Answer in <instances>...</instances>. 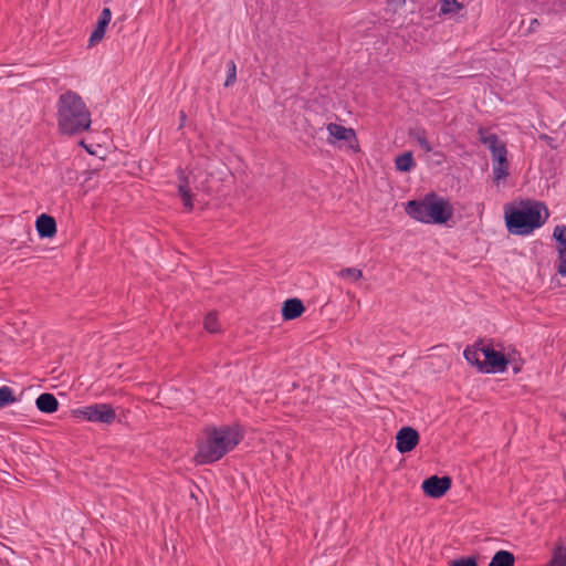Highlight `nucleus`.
I'll return each instance as SVG.
<instances>
[{
  "mask_svg": "<svg viewBox=\"0 0 566 566\" xmlns=\"http://www.w3.org/2000/svg\"><path fill=\"white\" fill-rule=\"evenodd\" d=\"M548 217V209L542 201L521 199L504 206L505 226L511 234L528 235L541 228Z\"/></svg>",
  "mask_w": 566,
  "mask_h": 566,
  "instance_id": "nucleus-1",
  "label": "nucleus"
},
{
  "mask_svg": "<svg viewBox=\"0 0 566 566\" xmlns=\"http://www.w3.org/2000/svg\"><path fill=\"white\" fill-rule=\"evenodd\" d=\"M242 440L239 427L220 426L208 428L198 442L196 461L199 464H212L232 451Z\"/></svg>",
  "mask_w": 566,
  "mask_h": 566,
  "instance_id": "nucleus-2",
  "label": "nucleus"
},
{
  "mask_svg": "<svg viewBox=\"0 0 566 566\" xmlns=\"http://www.w3.org/2000/svg\"><path fill=\"white\" fill-rule=\"evenodd\" d=\"M405 210L410 218L427 224H444L454 212L449 200L436 192H429L420 200L408 201Z\"/></svg>",
  "mask_w": 566,
  "mask_h": 566,
  "instance_id": "nucleus-3",
  "label": "nucleus"
},
{
  "mask_svg": "<svg viewBox=\"0 0 566 566\" xmlns=\"http://www.w3.org/2000/svg\"><path fill=\"white\" fill-rule=\"evenodd\" d=\"M92 124L87 108H59L57 125L62 135H80L90 129Z\"/></svg>",
  "mask_w": 566,
  "mask_h": 566,
  "instance_id": "nucleus-4",
  "label": "nucleus"
},
{
  "mask_svg": "<svg viewBox=\"0 0 566 566\" xmlns=\"http://www.w3.org/2000/svg\"><path fill=\"white\" fill-rule=\"evenodd\" d=\"M75 416L88 422L111 424L116 419L115 409L108 403H92L74 411Z\"/></svg>",
  "mask_w": 566,
  "mask_h": 566,
  "instance_id": "nucleus-5",
  "label": "nucleus"
},
{
  "mask_svg": "<svg viewBox=\"0 0 566 566\" xmlns=\"http://www.w3.org/2000/svg\"><path fill=\"white\" fill-rule=\"evenodd\" d=\"M484 359L481 365V373L483 374H500L507 370L511 359L507 355L500 350L494 349L491 340L485 342V347L482 349Z\"/></svg>",
  "mask_w": 566,
  "mask_h": 566,
  "instance_id": "nucleus-6",
  "label": "nucleus"
},
{
  "mask_svg": "<svg viewBox=\"0 0 566 566\" xmlns=\"http://www.w3.org/2000/svg\"><path fill=\"white\" fill-rule=\"evenodd\" d=\"M326 129L328 132V144L336 145L337 142H343L344 145L354 153L360 151V146L355 129L347 128L337 123H328L326 125Z\"/></svg>",
  "mask_w": 566,
  "mask_h": 566,
  "instance_id": "nucleus-7",
  "label": "nucleus"
},
{
  "mask_svg": "<svg viewBox=\"0 0 566 566\" xmlns=\"http://www.w3.org/2000/svg\"><path fill=\"white\" fill-rule=\"evenodd\" d=\"M479 140L488 146L491 151L492 161L505 163L507 160V148L506 145L500 140L499 136L494 133H491L490 129L480 127L478 129Z\"/></svg>",
  "mask_w": 566,
  "mask_h": 566,
  "instance_id": "nucleus-8",
  "label": "nucleus"
},
{
  "mask_svg": "<svg viewBox=\"0 0 566 566\" xmlns=\"http://www.w3.org/2000/svg\"><path fill=\"white\" fill-rule=\"evenodd\" d=\"M451 484L452 480L448 475H432L423 480L421 488L427 496L440 499L451 489Z\"/></svg>",
  "mask_w": 566,
  "mask_h": 566,
  "instance_id": "nucleus-9",
  "label": "nucleus"
},
{
  "mask_svg": "<svg viewBox=\"0 0 566 566\" xmlns=\"http://www.w3.org/2000/svg\"><path fill=\"white\" fill-rule=\"evenodd\" d=\"M419 432L412 427H402L396 434V449L400 453L411 452L419 443Z\"/></svg>",
  "mask_w": 566,
  "mask_h": 566,
  "instance_id": "nucleus-10",
  "label": "nucleus"
},
{
  "mask_svg": "<svg viewBox=\"0 0 566 566\" xmlns=\"http://www.w3.org/2000/svg\"><path fill=\"white\" fill-rule=\"evenodd\" d=\"M112 19V11L109 8H104L98 17V20L92 31L88 39V46L92 48L96 45L105 35L106 28L109 24Z\"/></svg>",
  "mask_w": 566,
  "mask_h": 566,
  "instance_id": "nucleus-11",
  "label": "nucleus"
},
{
  "mask_svg": "<svg viewBox=\"0 0 566 566\" xmlns=\"http://www.w3.org/2000/svg\"><path fill=\"white\" fill-rule=\"evenodd\" d=\"M178 193L181 198L184 208L187 211H191L193 209L191 180L190 177L186 176L181 169L178 170Z\"/></svg>",
  "mask_w": 566,
  "mask_h": 566,
  "instance_id": "nucleus-12",
  "label": "nucleus"
},
{
  "mask_svg": "<svg viewBox=\"0 0 566 566\" xmlns=\"http://www.w3.org/2000/svg\"><path fill=\"white\" fill-rule=\"evenodd\" d=\"M485 339L479 338L472 345H468L463 352V356L465 360L471 365L476 367V369L481 373V365L483 360L479 358V353H482V349L485 347Z\"/></svg>",
  "mask_w": 566,
  "mask_h": 566,
  "instance_id": "nucleus-13",
  "label": "nucleus"
},
{
  "mask_svg": "<svg viewBox=\"0 0 566 566\" xmlns=\"http://www.w3.org/2000/svg\"><path fill=\"white\" fill-rule=\"evenodd\" d=\"M35 228L40 238H52L56 233L55 219L42 213L35 221Z\"/></svg>",
  "mask_w": 566,
  "mask_h": 566,
  "instance_id": "nucleus-14",
  "label": "nucleus"
},
{
  "mask_svg": "<svg viewBox=\"0 0 566 566\" xmlns=\"http://www.w3.org/2000/svg\"><path fill=\"white\" fill-rule=\"evenodd\" d=\"M35 406L41 412L53 413L59 408V401L54 395L44 392L36 398Z\"/></svg>",
  "mask_w": 566,
  "mask_h": 566,
  "instance_id": "nucleus-15",
  "label": "nucleus"
},
{
  "mask_svg": "<svg viewBox=\"0 0 566 566\" xmlns=\"http://www.w3.org/2000/svg\"><path fill=\"white\" fill-rule=\"evenodd\" d=\"M303 302L297 297L285 300V321L298 318L305 312Z\"/></svg>",
  "mask_w": 566,
  "mask_h": 566,
  "instance_id": "nucleus-16",
  "label": "nucleus"
},
{
  "mask_svg": "<svg viewBox=\"0 0 566 566\" xmlns=\"http://www.w3.org/2000/svg\"><path fill=\"white\" fill-rule=\"evenodd\" d=\"M514 563L515 557L513 553L501 549L493 555L489 566H514Z\"/></svg>",
  "mask_w": 566,
  "mask_h": 566,
  "instance_id": "nucleus-17",
  "label": "nucleus"
},
{
  "mask_svg": "<svg viewBox=\"0 0 566 566\" xmlns=\"http://www.w3.org/2000/svg\"><path fill=\"white\" fill-rule=\"evenodd\" d=\"M415 165L416 163L410 151L398 155L395 159L396 169L401 172L410 171Z\"/></svg>",
  "mask_w": 566,
  "mask_h": 566,
  "instance_id": "nucleus-18",
  "label": "nucleus"
},
{
  "mask_svg": "<svg viewBox=\"0 0 566 566\" xmlns=\"http://www.w3.org/2000/svg\"><path fill=\"white\" fill-rule=\"evenodd\" d=\"M59 106H85V103L78 94L67 91L61 94Z\"/></svg>",
  "mask_w": 566,
  "mask_h": 566,
  "instance_id": "nucleus-19",
  "label": "nucleus"
},
{
  "mask_svg": "<svg viewBox=\"0 0 566 566\" xmlns=\"http://www.w3.org/2000/svg\"><path fill=\"white\" fill-rule=\"evenodd\" d=\"M553 238L556 240L557 252H566V226L557 224L554 228Z\"/></svg>",
  "mask_w": 566,
  "mask_h": 566,
  "instance_id": "nucleus-20",
  "label": "nucleus"
},
{
  "mask_svg": "<svg viewBox=\"0 0 566 566\" xmlns=\"http://www.w3.org/2000/svg\"><path fill=\"white\" fill-rule=\"evenodd\" d=\"M545 566H566V546L555 547L549 562Z\"/></svg>",
  "mask_w": 566,
  "mask_h": 566,
  "instance_id": "nucleus-21",
  "label": "nucleus"
},
{
  "mask_svg": "<svg viewBox=\"0 0 566 566\" xmlns=\"http://www.w3.org/2000/svg\"><path fill=\"white\" fill-rule=\"evenodd\" d=\"M17 402V398L14 397L13 389L9 386L0 387V408H4L12 403Z\"/></svg>",
  "mask_w": 566,
  "mask_h": 566,
  "instance_id": "nucleus-22",
  "label": "nucleus"
},
{
  "mask_svg": "<svg viewBox=\"0 0 566 566\" xmlns=\"http://www.w3.org/2000/svg\"><path fill=\"white\" fill-rule=\"evenodd\" d=\"M462 8L463 4H461L457 0H440L439 10L441 14L455 13Z\"/></svg>",
  "mask_w": 566,
  "mask_h": 566,
  "instance_id": "nucleus-23",
  "label": "nucleus"
},
{
  "mask_svg": "<svg viewBox=\"0 0 566 566\" xmlns=\"http://www.w3.org/2000/svg\"><path fill=\"white\" fill-rule=\"evenodd\" d=\"M509 161L505 160V163L497 161L493 163V175L494 180L499 182L500 180L505 179L509 176Z\"/></svg>",
  "mask_w": 566,
  "mask_h": 566,
  "instance_id": "nucleus-24",
  "label": "nucleus"
},
{
  "mask_svg": "<svg viewBox=\"0 0 566 566\" xmlns=\"http://www.w3.org/2000/svg\"><path fill=\"white\" fill-rule=\"evenodd\" d=\"M410 136H412L419 144V146L426 151L430 153L432 150V147L427 139L426 132L423 129H417L410 133Z\"/></svg>",
  "mask_w": 566,
  "mask_h": 566,
  "instance_id": "nucleus-25",
  "label": "nucleus"
},
{
  "mask_svg": "<svg viewBox=\"0 0 566 566\" xmlns=\"http://www.w3.org/2000/svg\"><path fill=\"white\" fill-rule=\"evenodd\" d=\"M237 81V65L233 60L228 61L227 63V77L224 81V86L230 87Z\"/></svg>",
  "mask_w": 566,
  "mask_h": 566,
  "instance_id": "nucleus-26",
  "label": "nucleus"
},
{
  "mask_svg": "<svg viewBox=\"0 0 566 566\" xmlns=\"http://www.w3.org/2000/svg\"><path fill=\"white\" fill-rule=\"evenodd\" d=\"M205 328L210 333H217L220 329L216 312H210L205 318Z\"/></svg>",
  "mask_w": 566,
  "mask_h": 566,
  "instance_id": "nucleus-27",
  "label": "nucleus"
},
{
  "mask_svg": "<svg viewBox=\"0 0 566 566\" xmlns=\"http://www.w3.org/2000/svg\"><path fill=\"white\" fill-rule=\"evenodd\" d=\"M342 277H350L353 281H358L363 277V272L356 268H345L339 272Z\"/></svg>",
  "mask_w": 566,
  "mask_h": 566,
  "instance_id": "nucleus-28",
  "label": "nucleus"
},
{
  "mask_svg": "<svg viewBox=\"0 0 566 566\" xmlns=\"http://www.w3.org/2000/svg\"><path fill=\"white\" fill-rule=\"evenodd\" d=\"M557 273L562 276H566V252H557L556 260Z\"/></svg>",
  "mask_w": 566,
  "mask_h": 566,
  "instance_id": "nucleus-29",
  "label": "nucleus"
},
{
  "mask_svg": "<svg viewBox=\"0 0 566 566\" xmlns=\"http://www.w3.org/2000/svg\"><path fill=\"white\" fill-rule=\"evenodd\" d=\"M449 566H478L476 558L471 557H462L458 559H453L449 563Z\"/></svg>",
  "mask_w": 566,
  "mask_h": 566,
  "instance_id": "nucleus-30",
  "label": "nucleus"
},
{
  "mask_svg": "<svg viewBox=\"0 0 566 566\" xmlns=\"http://www.w3.org/2000/svg\"><path fill=\"white\" fill-rule=\"evenodd\" d=\"M539 138H541V139H543V140H545V142H547V144H548L552 148H556V146H555V145H553L554 139H553L552 137H549L548 135H545V134H544V135H541V136H539Z\"/></svg>",
  "mask_w": 566,
  "mask_h": 566,
  "instance_id": "nucleus-31",
  "label": "nucleus"
},
{
  "mask_svg": "<svg viewBox=\"0 0 566 566\" xmlns=\"http://www.w3.org/2000/svg\"><path fill=\"white\" fill-rule=\"evenodd\" d=\"M512 369H513L514 374H518L521 371V369H522V365L521 364H514Z\"/></svg>",
  "mask_w": 566,
  "mask_h": 566,
  "instance_id": "nucleus-32",
  "label": "nucleus"
},
{
  "mask_svg": "<svg viewBox=\"0 0 566 566\" xmlns=\"http://www.w3.org/2000/svg\"><path fill=\"white\" fill-rule=\"evenodd\" d=\"M538 24H539V23H538V20H537V19H533V20H532V22H531V30H534V28H535L536 25H538Z\"/></svg>",
  "mask_w": 566,
  "mask_h": 566,
  "instance_id": "nucleus-33",
  "label": "nucleus"
},
{
  "mask_svg": "<svg viewBox=\"0 0 566 566\" xmlns=\"http://www.w3.org/2000/svg\"><path fill=\"white\" fill-rule=\"evenodd\" d=\"M80 145H81L82 147H84L88 153H92V151L87 148V146L84 144V142H83V140H81V142H80Z\"/></svg>",
  "mask_w": 566,
  "mask_h": 566,
  "instance_id": "nucleus-34",
  "label": "nucleus"
},
{
  "mask_svg": "<svg viewBox=\"0 0 566 566\" xmlns=\"http://www.w3.org/2000/svg\"><path fill=\"white\" fill-rule=\"evenodd\" d=\"M185 118H186V115H185V114H184V112L181 111V112H180V119H181V122H184V120H185Z\"/></svg>",
  "mask_w": 566,
  "mask_h": 566,
  "instance_id": "nucleus-35",
  "label": "nucleus"
}]
</instances>
